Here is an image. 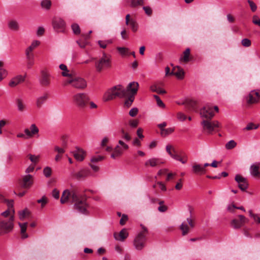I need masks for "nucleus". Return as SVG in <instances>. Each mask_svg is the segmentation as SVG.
<instances>
[{"mask_svg":"<svg viewBox=\"0 0 260 260\" xmlns=\"http://www.w3.org/2000/svg\"><path fill=\"white\" fill-rule=\"evenodd\" d=\"M70 201L74 204V209L78 212L84 214H88L87 209L88 205L86 203V200L76 190L70 191L69 189H66L63 191L60 199V203L64 204Z\"/></svg>","mask_w":260,"mask_h":260,"instance_id":"obj_1","label":"nucleus"},{"mask_svg":"<svg viewBox=\"0 0 260 260\" xmlns=\"http://www.w3.org/2000/svg\"><path fill=\"white\" fill-rule=\"evenodd\" d=\"M14 209L12 212L7 209L0 214V235L6 234L12 232L14 226Z\"/></svg>","mask_w":260,"mask_h":260,"instance_id":"obj_2","label":"nucleus"},{"mask_svg":"<svg viewBox=\"0 0 260 260\" xmlns=\"http://www.w3.org/2000/svg\"><path fill=\"white\" fill-rule=\"evenodd\" d=\"M126 89L121 85H117L109 89L104 94L105 101H108L117 97L123 98L126 95Z\"/></svg>","mask_w":260,"mask_h":260,"instance_id":"obj_3","label":"nucleus"},{"mask_svg":"<svg viewBox=\"0 0 260 260\" xmlns=\"http://www.w3.org/2000/svg\"><path fill=\"white\" fill-rule=\"evenodd\" d=\"M112 67V57L111 55L103 52L102 56L95 62V68L98 72L110 69Z\"/></svg>","mask_w":260,"mask_h":260,"instance_id":"obj_4","label":"nucleus"},{"mask_svg":"<svg viewBox=\"0 0 260 260\" xmlns=\"http://www.w3.org/2000/svg\"><path fill=\"white\" fill-rule=\"evenodd\" d=\"M89 101V98L85 93H76L72 97V103L78 109H85Z\"/></svg>","mask_w":260,"mask_h":260,"instance_id":"obj_5","label":"nucleus"},{"mask_svg":"<svg viewBox=\"0 0 260 260\" xmlns=\"http://www.w3.org/2000/svg\"><path fill=\"white\" fill-rule=\"evenodd\" d=\"M68 84H71L73 87L77 89H84L87 86L86 81L84 79L75 77L73 74L64 81V86Z\"/></svg>","mask_w":260,"mask_h":260,"instance_id":"obj_6","label":"nucleus"},{"mask_svg":"<svg viewBox=\"0 0 260 260\" xmlns=\"http://www.w3.org/2000/svg\"><path fill=\"white\" fill-rule=\"evenodd\" d=\"M142 229L143 231L136 236L133 242L135 248L138 250H142L145 246L146 238L145 233L147 232V230L144 226H142Z\"/></svg>","mask_w":260,"mask_h":260,"instance_id":"obj_7","label":"nucleus"},{"mask_svg":"<svg viewBox=\"0 0 260 260\" xmlns=\"http://www.w3.org/2000/svg\"><path fill=\"white\" fill-rule=\"evenodd\" d=\"M203 129L208 134H211L216 128L220 127V123L217 121H212L204 120L201 122Z\"/></svg>","mask_w":260,"mask_h":260,"instance_id":"obj_8","label":"nucleus"},{"mask_svg":"<svg viewBox=\"0 0 260 260\" xmlns=\"http://www.w3.org/2000/svg\"><path fill=\"white\" fill-rule=\"evenodd\" d=\"M200 115L202 118L211 119L214 115L212 107L209 105H206L201 109Z\"/></svg>","mask_w":260,"mask_h":260,"instance_id":"obj_9","label":"nucleus"},{"mask_svg":"<svg viewBox=\"0 0 260 260\" xmlns=\"http://www.w3.org/2000/svg\"><path fill=\"white\" fill-rule=\"evenodd\" d=\"M235 180L241 190L244 191L248 188L249 184L246 178L239 174H237L235 177Z\"/></svg>","mask_w":260,"mask_h":260,"instance_id":"obj_10","label":"nucleus"},{"mask_svg":"<svg viewBox=\"0 0 260 260\" xmlns=\"http://www.w3.org/2000/svg\"><path fill=\"white\" fill-rule=\"evenodd\" d=\"M260 98V92L258 91H252L247 97V102L248 104L257 103Z\"/></svg>","mask_w":260,"mask_h":260,"instance_id":"obj_11","label":"nucleus"},{"mask_svg":"<svg viewBox=\"0 0 260 260\" xmlns=\"http://www.w3.org/2000/svg\"><path fill=\"white\" fill-rule=\"evenodd\" d=\"M39 132V129L35 124H31L29 128H25L24 131V134L28 138L38 134Z\"/></svg>","mask_w":260,"mask_h":260,"instance_id":"obj_12","label":"nucleus"},{"mask_svg":"<svg viewBox=\"0 0 260 260\" xmlns=\"http://www.w3.org/2000/svg\"><path fill=\"white\" fill-rule=\"evenodd\" d=\"M125 23L127 25L129 26L133 32H136L137 31L138 28V24L135 19L130 18V15L129 14L126 15Z\"/></svg>","mask_w":260,"mask_h":260,"instance_id":"obj_13","label":"nucleus"},{"mask_svg":"<svg viewBox=\"0 0 260 260\" xmlns=\"http://www.w3.org/2000/svg\"><path fill=\"white\" fill-rule=\"evenodd\" d=\"M259 168V162L252 164L250 167V173L251 175L253 177L260 178Z\"/></svg>","mask_w":260,"mask_h":260,"instance_id":"obj_14","label":"nucleus"},{"mask_svg":"<svg viewBox=\"0 0 260 260\" xmlns=\"http://www.w3.org/2000/svg\"><path fill=\"white\" fill-rule=\"evenodd\" d=\"M40 82L43 86H47L50 84V75L46 71H42Z\"/></svg>","mask_w":260,"mask_h":260,"instance_id":"obj_15","label":"nucleus"},{"mask_svg":"<svg viewBox=\"0 0 260 260\" xmlns=\"http://www.w3.org/2000/svg\"><path fill=\"white\" fill-rule=\"evenodd\" d=\"M33 182V177L30 174H27L24 176L22 178L21 185L23 188H29Z\"/></svg>","mask_w":260,"mask_h":260,"instance_id":"obj_16","label":"nucleus"},{"mask_svg":"<svg viewBox=\"0 0 260 260\" xmlns=\"http://www.w3.org/2000/svg\"><path fill=\"white\" fill-rule=\"evenodd\" d=\"M65 22L60 18H54L52 22V25L55 29L59 30L63 29L65 26Z\"/></svg>","mask_w":260,"mask_h":260,"instance_id":"obj_17","label":"nucleus"},{"mask_svg":"<svg viewBox=\"0 0 260 260\" xmlns=\"http://www.w3.org/2000/svg\"><path fill=\"white\" fill-rule=\"evenodd\" d=\"M24 80L25 76L22 75H17L11 79L9 85L11 87H15L19 83L23 82Z\"/></svg>","mask_w":260,"mask_h":260,"instance_id":"obj_18","label":"nucleus"},{"mask_svg":"<svg viewBox=\"0 0 260 260\" xmlns=\"http://www.w3.org/2000/svg\"><path fill=\"white\" fill-rule=\"evenodd\" d=\"M90 175V170L87 169H83L76 173L75 177L78 180H82Z\"/></svg>","mask_w":260,"mask_h":260,"instance_id":"obj_19","label":"nucleus"},{"mask_svg":"<svg viewBox=\"0 0 260 260\" xmlns=\"http://www.w3.org/2000/svg\"><path fill=\"white\" fill-rule=\"evenodd\" d=\"M128 236V233L126 229H123L120 231L119 234L116 233L114 234V237L115 240L123 241Z\"/></svg>","mask_w":260,"mask_h":260,"instance_id":"obj_20","label":"nucleus"},{"mask_svg":"<svg viewBox=\"0 0 260 260\" xmlns=\"http://www.w3.org/2000/svg\"><path fill=\"white\" fill-rule=\"evenodd\" d=\"M85 155V152L81 149L77 148L74 152V156L78 161H82Z\"/></svg>","mask_w":260,"mask_h":260,"instance_id":"obj_21","label":"nucleus"},{"mask_svg":"<svg viewBox=\"0 0 260 260\" xmlns=\"http://www.w3.org/2000/svg\"><path fill=\"white\" fill-rule=\"evenodd\" d=\"M139 87V84L138 82H132L128 84L127 89V91H129L132 92V95H135L137 93L138 89Z\"/></svg>","mask_w":260,"mask_h":260,"instance_id":"obj_22","label":"nucleus"},{"mask_svg":"<svg viewBox=\"0 0 260 260\" xmlns=\"http://www.w3.org/2000/svg\"><path fill=\"white\" fill-rule=\"evenodd\" d=\"M161 163L158 158L153 157L146 160L145 162V166L146 167L150 166L151 167H154Z\"/></svg>","mask_w":260,"mask_h":260,"instance_id":"obj_23","label":"nucleus"},{"mask_svg":"<svg viewBox=\"0 0 260 260\" xmlns=\"http://www.w3.org/2000/svg\"><path fill=\"white\" fill-rule=\"evenodd\" d=\"M124 149L121 148L119 145H117L113 150V152L111 154V157L113 159H115L121 156L123 151Z\"/></svg>","mask_w":260,"mask_h":260,"instance_id":"obj_24","label":"nucleus"},{"mask_svg":"<svg viewBox=\"0 0 260 260\" xmlns=\"http://www.w3.org/2000/svg\"><path fill=\"white\" fill-rule=\"evenodd\" d=\"M15 102L17 108V110L19 112H22L25 110L26 106L24 103L22 99L20 98L16 99Z\"/></svg>","mask_w":260,"mask_h":260,"instance_id":"obj_25","label":"nucleus"},{"mask_svg":"<svg viewBox=\"0 0 260 260\" xmlns=\"http://www.w3.org/2000/svg\"><path fill=\"white\" fill-rule=\"evenodd\" d=\"M176 68H174L173 71L172 72V73L173 75H175L178 79H182L184 77V71L183 70L177 67V70L176 71Z\"/></svg>","mask_w":260,"mask_h":260,"instance_id":"obj_26","label":"nucleus"},{"mask_svg":"<svg viewBox=\"0 0 260 260\" xmlns=\"http://www.w3.org/2000/svg\"><path fill=\"white\" fill-rule=\"evenodd\" d=\"M48 98V95L47 93H45L43 95L39 97L36 102V105L37 107H41L42 105L46 101Z\"/></svg>","mask_w":260,"mask_h":260,"instance_id":"obj_27","label":"nucleus"},{"mask_svg":"<svg viewBox=\"0 0 260 260\" xmlns=\"http://www.w3.org/2000/svg\"><path fill=\"white\" fill-rule=\"evenodd\" d=\"M192 171L196 174H203L205 173L206 170L200 165H195L192 166Z\"/></svg>","mask_w":260,"mask_h":260,"instance_id":"obj_28","label":"nucleus"},{"mask_svg":"<svg viewBox=\"0 0 260 260\" xmlns=\"http://www.w3.org/2000/svg\"><path fill=\"white\" fill-rule=\"evenodd\" d=\"M150 89L152 92H155L159 94H162L166 93V91L165 89L160 88L159 86H158L156 84H153L150 86Z\"/></svg>","mask_w":260,"mask_h":260,"instance_id":"obj_29","label":"nucleus"},{"mask_svg":"<svg viewBox=\"0 0 260 260\" xmlns=\"http://www.w3.org/2000/svg\"><path fill=\"white\" fill-rule=\"evenodd\" d=\"M59 69L62 71L61 75L64 77L69 78L73 74L70 73V71L68 70L67 66L64 64H60Z\"/></svg>","mask_w":260,"mask_h":260,"instance_id":"obj_30","label":"nucleus"},{"mask_svg":"<svg viewBox=\"0 0 260 260\" xmlns=\"http://www.w3.org/2000/svg\"><path fill=\"white\" fill-rule=\"evenodd\" d=\"M249 216L253 220L254 222L256 224H260V216L258 214L253 213L251 210L248 211Z\"/></svg>","mask_w":260,"mask_h":260,"instance_id":"obj_31","label":"nucleus"},{"mask_svg":"<svg viewBox=\"0 0 260 260\" xmlns=\"http://www.w3.org/2000/svg\"><path fill=\"white\" fill-rule=\"evenodd\" d=\"M27 223H19V225L21 229V233L22 234V238L25 239L28 237L27 234L26 233Z\"/></svg>","mask_w":260,"mask_h":260,"instance_id":"obj_32","label":"nucleus"},{"mask_svg":"<svg viewBox=\"0 0 260 260\" xmlns=\"http://www.w3.org/2000/svg\"><path fill=\"white\" fill-rule=\"evenodd\" d=\"M175 131V128L174 127H169L167 128H165L164 129H162V132H161V135L163 137H166L172 133H173Z\"/></svg>","mask_w":260,"mask_h":260,"instance_id":"obj_33","label":"nucleus"},{"mask_svg":"<svg viewBox=\"0 0 260 260\" xmlns=\"http://www.w3.org/2000/svg\"><path fill=\"white\" fill-rule=\"evenodd\" d=\"M180 230L182 231V234L183 236L187 235L189 231V227L185 222H183L180 225Z\"/></svg>","mask_w":260,"mask_h":260,"instance_id":"obj_34","label":"nucleus"},{"mask_svg":"<svg viewBox=\"0 0 260 260\" xmlns=\"http://www.w3.org/2000/svg\"><path fill=\"white\" fill-rule=\"evenodd\" d=\"M190 55V49L187 48L183 52V56L181 58V60L184 62H187L189 60V57Z\"/></svg>","mask_w":260,"mask_h":260,"instance_id":"obj_35","label":"nucleus"},{"mask_svg":"<svg viewBox=\"0 0 260 260\" xmlns=\"http://www.w3.org/2000/svg\"><path fill=\"white\" fill-rule=\"evenodd\" d=\"M41 6L43 9L49 10L51 5V2L50 0H42Z\"/></svg>","mask_w":260,"mask_h":260,"instance_id":"obj_36","label":"nucleus"},{"mask_svg":"<svg viewBox=\"0 0 260 260\" xmlns=\"http://www.w3.org/2000/svg\"><path fill=\"white\" fill-rule=\"evenodd\" d=\"M237 146V143L234 140H230L225 145V147L227 150L233 149Z\"/></svg>","mask_w":260,"mask_h":260,"instance_id":"obj_37","label":"nucleus"},{"mask_svg":"<svg viewBox=\"0 0 260 260\" xmlns=\"http://www.w3.org/2000/svg\"><path fill=\"white\" fill-rule=\"evenodd\" d=\"M112 43V41L110 40L106 41L100 40L98 41V44L100 45L101 48L103 49L106 48L108 45Z\"/></svg>","mask_w":260,"mask_h":260,"instance_id":"obj_38","label":"nucleus"},{"mask_svg":"<svg viewBox=\"0 0 260 260\" xmlns=\"http://www.w3.org/2000/svg\"><path fill=\"white\" fill-rule=\"evenodd\" d=\"M9 27L13 30H17L18 29L19 25L18 23L15 21H11L8 24Z\"/></svg>","mask_w":260,"mask_h":260,"instance_id":"obj_39","label":"nucleus"},{"mask_svg":"<svg viewBox=\"0 0 260 260\" xmlns=\"http://www.w3.org/2000/svg\"><path fill=\"white\" fill-rule=\"evenodd\" d=\"M231 226L235 229H239L240 228L242 225L241 224V222L239 221V220L237 219H233L231 221Z\"/></svg>","mask_w":260,"mask_h":260,"instance_id":"obj_40","label":"nucleus"},{"mask_svg":"<svg viewBox=\"0 0 260 260\" xmlns=\"http://www.w3.org/2000/svg\"><path fill=\"white\" fill-rule=\"evenodd\" d=\"M71 28L73 30V33L75 35H79L80 34V28L79 25L77 23H73L71 25Z\"/></svg>","mask_w":260,"mask_h":260,"instance_id":"obj_41","label":"nucleus"},{"mask_svg":"<svg viewBox=\"0 0 260 260\" xmlns=\"http://www.w3.org/2000/svg\"><path fill=\"white\" fill-rule=\"evenodd\" d=\"M40 44V42L37 40L34 41L31 45L28 47L26 49V51H28L29 52H32V50L37 47Z\"/></svg>","mask_w":260,"mask_h":260,"instance_id":"obj_42","label":"nucleus"},{"mask_svg":"<svg viewBox=\"0 0 260 260\" xmlns=\"http://www.w3.org/2000/svg\"><path fill=\"white\" fill-rule=\"evenodd\" d=\"M30 161L35 165L39 160L40 156L29 154L28 155Z\"/></svg>","mask_w":260,"mask_h":260,"instance_id":"obj_43","label":"nucleus"},{"mask_svg":"<svg viewBox=\"0 0 260 260\" xmlns=\"http://www.w3.org/2000/svg\"><path fill=\"white\" fill-rule=\"evenodd\" d=\"M52 174V169L49 167H46L43 169V174L44 175L47 177L48 178L51 176Z\"/></svg>","mask_w":260,"mask_h":260,"instance_id":"obj_44","label":"nucleus"},{"mask_svg":"<svg viewBox=\"0 0 260 260\" xmlns=\"http://www.w3.org/2000/svg\"><path fill=\"white\" fill-rule=\"evenodd\" d=\"M117 50L122 56L128 54V49L127 48L118 47Z\"/></svg>","mask_w":260,"mask_h":260,"instance_id":"obj_45","label":"nucleus"},{"mask_svg":"<svg viewBox=\"0 0 260 260\" xmlns=\"http://www.w3.org/2000/svg\"><path fill=\"white\" fill-rule=\"evenodd\" d=\"M153 97L155 98V99L156 101L157 105L162 108H165V105L163 103V102L161 100L160 98L157 95H154Z\"/></svg>","mask_w":260,"mask_h":260,"instance_id":"obj_46","label":"nucleus"},{"mask_svg":"<svg viewBox=\"0 0 260 260\" xmlns=\"http://www.w3.org/2000/svg\"><path fill=\"white\" fill-rule=\"evenodd\" d=\"M143 0H132L131 6L132 7H135L138 6H141L143 4Z\"/></svg>","mask_w":260,"mask_h":260,"instance_id":"obj_47","label":"nucleus"},{"mask_svg":"<svg viewBox=\"0 0 260 260\" xmlns=\"http://www.w3.org/2000/svg\"><path fill=\"white\" fill-rule=\"evenodd\" d=\"M134 100V96L133 95H130L128 99H127L124 102V105L126 107H130Z\"/></svg>","mask_w":260,"mask_h":260,"instance_id":"obj_48","label":"nucleus"},{"mask_svg":"<svg viewBox=\"0 0 260 260\" xmlns=\"http://www.w3.org/2000/svg\"><path fill=\"white\" fill-rule=\"evenodd\" d=\"M8 75V71L4 68H0V82Z\"/></svg>","mask_w":260,"mask_h":260,"instance_id":"obj_49","label":"nucleus"},{"mask_svg":"<svg viewBox=\"0 0 260 260\" xmlns=\"http://www.w3.org/2000/svg\"><path fill=\"white\" fill-rule=\"evenodd\" d=\"M138 109L136 107L133 108L129 111V115L131 117H135L138 113Z\"/></svg>","mask_w":260,"mask_h":260,"instance_id":"obj_50","label":"nucleus"},{"mask_svg":"<svg viewBox=\"0 0 260 260\" xmlns=\"http://www.w3.org/2000/svg\"><path fill=\"white\" fill-rule=\"evenodd\" d=\"M104 159V157L100 155L93 156L91 158L90 161L91 162H95L100 161Z\"/></svg>","mask_w":260,"mask_h":260,"instance_id":"obj_51","label":"nucleus"},{"mask_svg":"<svg viewBox=\"0 0 260 260\" xmlns=\"http://www.w3.org/2000/svg\"><path fill=\"white\" fill-rule=\"evenodd\" d=\"M242 45L245 47H249L251 44V41L248 39H244L241 41Z\"/></svg>","mask_w":260,"mask_h":260,"instance_id":"obj_52","label":"nucleus"},{"mask_svg":"<svg viewBox=\"0 0 260 260\" xmlns=\"http://www.w3.org/2000/svg\"><path fill=\"white\" fill-rule=\"evenodd\" d=\"M28 213L27 209L23 210L19 212V217L20 219L23 220L26 216V215Z\"/></svg>","mask_w":260,"mask_h":260,"instance_id":"obj_53","label":"nucleus"},{"mask_svg":"<svg viewBox=\"0 0 260 260\" xmlns=\"http://www.w3.org/2000/svg\"><path fill=\"white\" fill-rule=\"evenodd\" d=\"M121 133L122 135V138L127 141H129L131 139V137L129 135L125 132L123 129H121Z\"/></svg>","mask_w":260,"mask_h":260,"instance_id":"obj_54","label":"nucleus"},{"mask_svg":"<svg viewBox=\"0 0 260 260\" xmlns=\"http://www.w3.org/2000/svg\"><path fill=\"white\" fill-rule=\"evenodd\" d=\"M4 202L7 203V206L8 207V209H9L12 212V209H13V200H8L7 199H5Z\"/></svg>","mask_w":260,"mask_h":260,"instance_id":"obj_55","label":"nucleus"},{"mask_svg":"<svg viewBox=\"0 0 260 260\" xmlns=\"http://www.w3.org/2000/svg\"><path fill=\"white\" fill-rule=\"evenodd\" d=\"M171 149H172L173 152L174 153H175V150L174 148L172 147L171 145H168L166 146V151L168 153V154L171 156L172 154H173V152L171 151Z\"/></svg>","mask_w":260,"mask_h":260,"instance_id":"obj_56","label":"nucleus"},{"mask_svg":"<svg viewBox=\"0 0 260 260\" xmlns=\"http://www.w3.org/2000/svg\"><path fill=\"white\" fill-rule=\"evenodd\" d=\"M177 119L180 121H183L186 118V116L182 112H178L177 114Z\"/></svg>","mask_w":260,"mask_h":260,"instance_id":"obj_57","label":"nucleus"},{"mask_svg":"<svg viewBox=\"0 0 260 260\" xmlns=\"http://www.w3.org/2000/svg\"><path fill=\"white\" fill-rule=\"evenodd\" d=\"M143 10H144L145 13L148 15L151 16L152 13V10L151 8L148 6H145L143 7Z\"/></svg>","mask_w":260,"mask_h":260,"instance_id":"obj_58","label":"nucleus"},{"mask_svg":"<svg viewBox=\"0 0 260 260\" xmlns=\"http://www.w3.org/2000/svg\"><path fill=\"white\" fill-rule=\"evenodd\" d=\"M129 124L133 128L136 127L138 125V120L135 119L130 120L129 121Z\"/></svg>","mask_w":260,"mask_h":260,"instance_id":"obj_59","label":"nucleus"},{"mask_svg":"<svg viewBox=\"0 0 260 260\" xmlns=\"http://www.w3.org/2000/svg\"><path fill=\"white\" fill-rule=\"evenodd\" d=\"M27 60H30L34 59V55L32 52L28 51H25Z\"/></svg>","mask_w":260,"mask_h":260,"instance_id":"obj_60","label":"nucleus"},{"mask_svg":"<svg viewBox=\"0 0 260 260\" xmlns=\"http://www.w3.org/2000/svg\"><path fill=\"white\" fill-rule=\"evenodd\" d=\"M248 3L249 4L251 10L252 12H255L256 10L257 6L256 5L251 1L248 0Z\"/></svg>","mask_w":260,"mask_h":260,"instance_id":"obj_61","label":"nucleus"},{"mask_svg":"<svg viewBox=\"0 0 260 260\" xmlns=\"http://www.w3.org/2000/svg\"><path fill=\"white\" fill-rule=\"evenodd\" d=\"M54 151L55 152H57L58 154H61V155L62 154L64 153V152H65V150H64V149L63 148H60V147H59L58 146H55V147H54Z\"/></svg>","mask_w":260,"mask_h":260,"instance_id":"obj_62","label":"nucleus"},{"mask_svg":"<svg viewBox=\"0 0 260 260\" xmlns=\"http://www.w3.org/2000/svg\"><path fill=\"white\" fill-rule=\"evenodd\" d=\"M127 220H128L127 216L125 214H123L122 215V217H121L120 220V224L122 225H124Z\"/></svg>","mask_w":260,"mask_h":260,"instance_id":"obj_63","label":"nucleus"},{"mask_svg":"<svg viewBox=\"0 0 260 260\" xmlns=\"http://www.w3.org/2000/svg\"><path fill=\"white\" fill-rule=\"evenodd\" d=\"M252 22L260 26V19L258 18V17L256 15H254L253 17V20Z\"/></svg>","mask_w":260,"mask_h":260,"instance_id":"obj_64","label":"nucleus"}]
</instances>
